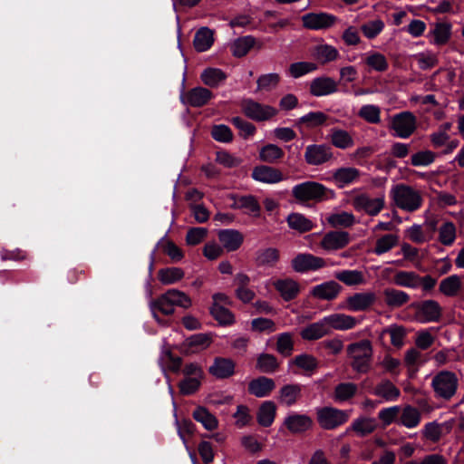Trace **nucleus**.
Segmentation results:
<instances>
[{
  "label": "nucleus",
  "instance_id": "f257e3e1",
  "mask_svg": "<svg viewBox=\"0 0 464 464\" xmlns=\"http://www.w3.org/2000/svg\"><path fill=\"white\" fill-rule=\"evenodd\" d=\"M346 352L353 371L359 373H366L371 370L373 349L369 340L364 339L349 344Z\"/></svg>",
  "mask_w": 464,
  "mask_h": 464
},
{
  "label": "nucleus",
  "instance_id": "f03ea898",
  "mask_svg": "<svg viewBox=\"0 0 464 464\" xmlns=\"http://www.w3.org/2000/svg\"><path fill=\"white\" fill-rule=\"evenodd\" d=\"M395 205L405 211L413 212L422 204V197L419 190L411 186L398 184L391 191Z\"/></svg>",
  "mask_w": 464,
  "mask_h": 464
},
{
  "label": "nucleus",
  "instance_id": "7ed1b4c3",
  "mask_svg": "<svg viewBox=\"0 0 464 464\" xmlns=\"http://www.w3.org/2000/svg\"><path fill=\"white\" fill-rule=\"evenodd\" d=\"M458 378L450 371H441L432 379L431 386L437 397L450 400L457 392Z\"/></svg>",
  "mask_w": 464,
  "mask_h": 464
},
{
  "label": "nucleus",
  "instance_id": "20e7f679",
  "mask_svg": "<svg viewBox=\"0 0 464 464\" xmlns=\"http://www.w3.org/2000/svg\"><path fill=\"white\" fill-rule=\"evenodd\" d=\"M349 414L334 407H323L316 411V420L324 430H334L347 422Z\"/></svg>",
  "mask_w": 464,
  "mask_h": 464
},
{
  "label": "nucleus",
  "instance_id": "39448f33",
  "mask_svg": "<svg viewBox=\"0 0 464 464\" xmlns=\"http://www.w3.org/2000/svg\"><path fill=\"white\" fill-rule=\"evenodd\" d=\"M326 188L318 182L306 181L293 188L292 194L299 202L310 200L322 201L326 193Z\"/></svg>",
  "mask_w": 464,
  "mask_h": 464
},
{
  "label": "nucleus",
  "instance_id": "423d86ee",
  "mask_svg": "<svg viewBox=\"0 0 464 464\" xmlns=\"http://www.w3.org/2000/svg\"><path fill=\"white\" fill-rule=\"evenodd\" d=\"M244 114L254 121H267L277 114V110L270 105H264L253 100H244L241 104Z\"/></svg>",
  "mask_w": 464,
  "mask_h": 464
},
{
  "label": "nucleus",
  "instance_id": "0eeeda50",
  "mask_svg": "<svg viewBox=\"0 0 464 464\" xmlns=\"http://www.w3.org/2000/svg\"><path fill=\"white\" fill-rule=\"evenodd\" d=\"M411 307L416 311V316L423 322H439L442 315V308L435 300L415 302Z\"/></svg>",
  "mask_w": 464,
  "mask_h": 464
},
{
  "label": "nucleus",
  "instance_id": "6e6552de",
  "mask_svg": "<svg viewBox=\"0 0 464 464\" xmlns=\"http://www.w3.org/2000/svg\"><path fill=\"white\" fill-rule=\"evenodd\" d=\"M417 119L411 111L396 114L392 120V129L401 138L410 137L416 130Z\"/></svg>",
  "mask_w": 464,
  "mask_h": 464
},
{
  "label": "nucleus",
  "instance_id": "1a4fd4ad",
  "mask_svg": "<svg viewBox=\"0 0 464 464\" xmlns=\"http://www.w3.org/2000/svg\"><path fill=\"white\" fill-rule=\"evenodd\" d=\"M336 21V16L327 13H308L302 16L303 26L310 30L330 28Z\"/></svg>",
  "mask_w": 464,
  "mask_h": 464
},
{
  "label": "nucleus",
  "instance_id": "9d476101",
  "mask_svg": "<svg viewBox=\"0 0 464 464\" xmlns=\"http://www.w3.org/2000/svg\"><path fill=\"white\" fill-rule=\"evenodd\" d=\"M333 159L330 146L313 144L306 147L304 160L308 165L318 166L324 164Z\"/></svg>",
  "mask_w": 464,
  "mask_h": 464
},
{
  "label": "nucleus",
  "instance_id": "9b49d317",
  "mask_svg": "<svg viewBox=\"0 0 464 464\" xmlns=\"http://www.w3.org/2000/svg\"><path fill=\"white\" fill-rule=\"evenodd\" d=\"M295 272L304 273L310 270H317L325 266L324 258L311 254H299L291 262Z\"/></svg>",
  "mask_w": 464,
  "mask_h": 464
},
{
  "label": "nucleus",
  "instance_id": "f8f14e48",
  "mask_svg": "<svg viewBox=\"0 0 464 464\" xmlns=\"http://www.w3.org/2000/svg\"><path fill=\"white\" fill-rule=\"evenodd\" d=\"M174 312V291L169 290L154 304L153 314L160 324H166L164 316L172 315Z\"/></svg>",
  "mask_w": 464,
  "mask_h": 464
},
{
  "label": "nucleus",
  "instance_id": "ddd939ff",
  "mask_svg": "<svg viewBox=\"0 0 464 464\" xmlns=\"http://www.w3.org/2000/svg\"><path fill=\"white\" fill-rule=\"evenodd\" d=\"M236 362L230 358L216 357L208 372L217 379H227L234 375Z\"/></svg>",
  "mask_w": 464,
  "mask_h": 464
},
{
  "label": "nucleus",
  "instance_id": "4468645a",
  "mask_svg": "<svg viewBox=\"0 0 464 464\" xmlns=\"http://www.w3.org/2000/svg\"><path fill=\"white\" fill-rule=\"evenodd\" d=\"M350 242V235L346 231H330L326 233L320 245L325 250H338L345 247Z\"/></svg>",
  "mask_w": 464,
  "mask_h": 464
},
{
  "label": "nucleus",
  "instance_id": "2eb2a0df",
  "mask_svg": "<svg viewBox=\"0 0 464 464\" xmlns=\"http://www.w3.org/2000/svg\"><path fill=\"white\" fill-rule=\"evenodd\" d=\"M252 178L263 183H278L284 180V174L279 169L260 165L254 168Z\"/></svg>",
  "mask_w": 464,
  "mask_h": 464
},
{
  "label": "nucleus",
  "instance_id": "dca6fc26",
  "mask_svg": "<svg viewBox=\"0 0 464 464\" xmlns=\"http://www.w3.org/2000/svg\"><path fill=\"white\" fill-rule=\"evenodd\" d=\"M213 97L212 92L204 87H196L188 92L181 94L180 99L183 103L193 107H202Z\"/></svg>",
  "mask_w": 464,
  "mask_h": 464
},
{
  "label": "nucleus",
  "instance_id": "f3484780",
  "mask_svg": "<svg viewBox=\"0 0 464 464\" xmlns=\"http://www.w3.org/2000/svg\"><path fill=\"white\" fill-rule=\"evenodd\" d=\"M373 292L356 293L346 299L347 308L351 311H366L376 301Z\"/></svg>",
  "mask_w": 464,
  "mask_h": 464
},
{
  "label": "nucleus",
  "instance_id": "a211bd4d",
  "mask_svg": "<svg viewBox=\"0 0 464 464\" xmlns=\"http://www.w3.org/2000/svg\"><path fill=\"white\" fill-rule=\"evenodd\" d=\"M353 206L356 209L364 210L371 216H376L384 207L383 198H371L366 194L354 198Z\"/></svg>",
  "mask_w": 464,
  "mask_h": 464
},
{
  "label": "nucleus",
  "instance_id": "6ab92c4d",
  "mask_svg": "<svg viewBox=\"0 0 464 464\" xmlns=\"http://www.w3.org/2000/svg\"><path fill=\"white\" fill-rule=\"evenodd\" d=\"M218 237L227 252H233L237 250L244 241V236L241 232L235 229H223L218 233Z\"/></svg>",
  "mask_w": 464,
  "mask_h": 464
},
{
  "label": "nucleus",
  "instance_id": "aec40b11",
  "mask_svg": "<svg viewBox=\"0 0 464 464\" xmlns=\"http://www.w3.org/2000/svg\"><path fill=\"white\" fill-rule=\"evenodd\" d=\"M275 388L274 380L266 376H259L248 383V392L258 398L267 396Z\"/></svg>",
  "mask_w": 464,
  "mask_h": 464
},
{
  "label": "nucleus",
  "instance_id": "412c9836",
  "mask_svg": "<svg viewBox=\"0 0 464 464\" xmlns=\"http://www.w3.org/2000/svg\"><path fill=\"white\" fill-rule=\"evenodd\" d=\"M342 290V285L335 281H328L312 289L311 295L320 300H334Z\"/></svg>",
  "mask_w": 464,
  "mask_h": 464
},
{
  "label": "nucleus",
  "instance_id": "4be33fe9",
  "mask_svg": "<svg viewBox=\"0 0 464 464\" xmlns=\"http://www.w3.org/2000/svg\"><path fill=\"white\" fill-rule=\"evenodd\" d=\"M337 91V83L330 77H318L310 84V92L314 96H324Z\"/></svg>",
  "mask_w": 464,
  "mask_h": 464
},
{
  "label": "nucleus",
  "instance_id": "5701e85b",
  "mask_svg": "<svg viewBox=\"0 0 464 464\" xmlns=\"http://www.w3.org/2000/svg\"><path fill=\"white\" fill-rule=\"evenodd\" d=\"M331 330L327 326L325 319L324 318L322 321L311 324L304 328L300 332V335L304 340L313 341L318 340L325 335L330 334Z\"/></svg>",
  "mask_w": 464,
  "mask_h": 464
},
{
  "label": "nucleus",
  "instance_id": "b1692460",
  "mask_svg": "<svg viewBox=\"0 0 464 464\" xmlns=\"http://www.w3.org/2000/svg\"><path fill=\"white\" fill-rule=\"evenodd\" d=\"M274 286L285 301L295 299L300 291L298 283L291 278L276 280Z\"/></svg>",
  "mask_w": 464,
  "mask_h": 464
},
{
  "label": "nucleus",
  "instance_id": "393cba45",
  "mask_svg": "<svg viewBox=\"0 0 464 464\" xmlns=\"http://www.w3.org/2000/svg\"><path fill=\"white\" fill-rule=\"evenodd\" d=\"M214 44V31L208 27L199 28L195 34L193 45L197 52L202 53L208 50Z\"/></svg>",
  "mask_w": 464,
  "mask_h": 464
},
{
  "label": "nucleus",
  "instance_id": "a878e982",
  "mask_svg": "<svg viewBox=\"0 0 464 464\" xmlns=\"http://www.w3.org/2000/svg\"><path fill=\"white\" fill-rule=\"evenodd\" d=\"M310 417L302 414H293L288 416L284 424L292 433H300L309 430L312 426Z\"/></svg>",
  "mask_w": 464,
  "mask_h": 464
},
{
  "label": "nucleus",
  "instance_id": "bb28decb",
  "mask_svg": "<svg viewBox=\"0 0 464 464\" xmlns=\"http://www.w3.org/2000/svg\"><path fill=\"white\" fill-rule=\"evenodd\" d=\"M383 298L385 304L390 308H399L410 301V295L406 292L394 288L384 289Z\"/></svg>",
  "mask_w": 464,
  "mask_h": 464
},
{
  "label": "nucleus",
  "instance_id": "cd10ccee",
  "mask_svg": "<svg viewBox=\"0 0 464 464\" xmlns=\"http://www.w3.org/2000/svg\"><path fill=\"white\" fill-rule=\"evenodd\" d=\"M327 326L335 330L352 329L356 324V319L344 314H334L324 317Z\"/></svg>",
  "mask_w": 464,
  "mask_h": 464
},
{
  "label": "nucleus",
  "instance_id": "c85d7f7f",
  "mask_svg": "<svg viewBox=\"0 0 464 464\" xmlns=\"http://www.w3.org/2000/svg\"><path fill=\"white\" fill-rule=\"evenodd\" d=\"M276 412V405L274 401L263 402L257 411V422L263 427H269L273 423Z\"/></svg>",
  "mask_w": 464,
  "mask_h": 464
},
{
  "label": "nucleus",
  "instance_id": "c756f323",
  "mask_svg": "<svg viewBox=\"0 0 464 464\" xmlns=\"http://www.w3.org/2000/svg\"><path fill=\"white\" fill-rule=\"evenodd\" d=\"M193 418L200 422L208 430H216L218 426V419L203 406H198L193 411Z\"/></svg>",
  "mask_w": 464,
  "mask_h": 464
},
{
  "label": "nucleus",
  "instance_id": "7c9ffc66",
  "mask_svg": "<svg viewBox=\"0 0 464 464\" xmlns=\"http://www.w3.org/2000/svg\"><path fill=\"white\" fill-rule=\"evenodd\" d=\"M302 387L299 384H286L279 391V401L291 406L301 397Z\"/></svg>",
  "mask_w": 464,
  "mask_h": 464
},
{
  "label": "nucleus",
  "instance_id": "2f4dec72",
  "mask_svg": "<svg viewBox=\"0 0 464 464\" xmlns=\"http://www.w3.org/2000/svg\"><path fill=\"white\" fill-rule=\"evenodd\" d=\"M462 286L460 277L457 275L448 276L441 280L439 290L445 296H456Z\"/></svg>",
  "mask_w": 464,
  "mask_h": 464
},
{
  "label": "nucleus",
  "instance_id": "473e14b6",
  "mask_svg": "<svg viewBox=\"0 0 464 464\" xmlns=\"http://www.w3.org/2000/svg\"><path fill=\"white\" fill-rule=\"evenodd\" d=\"M284 156V150L276 144H266L259 150V160L269 164L277 162Z\"/></svg>",
  "mask_w": 464,
  "mask_h": 464
},
{
  "label": "nucleus",
  "instance_id": "72a5a7b5",
  "mask_svg": "<svg viewBox=\"0 0 464 464\" xmlns=\"http://www.w3.org/2000/svg\"><path fill=\"white\" fill-rule=\"evenodd\" d=\"M288 226L299 233H305L310 231L314 224L312 220L305 218L304 215L300 213H292L286 218Z\"/></svg>",
  "mask_w": 464,
  "mask_h": 464
},
{
  "label": "nucleus",
  "instance_id": "f704fd0d",
  "mask_svg": "<svg viewBox=\"0 0 464 464\" xmlns=\"http://www.w3.org/2000/svg\"><path fill=\"white\" fill-rule=\"evenodd\" d=\"M256 368L260 372L270 373L279 368V362L275 355L261 353L256 359Z\"/></svg>",
  "mask_w": 464,
  "mask_h": 464
},
{
  "label": "nucleus",
  "instance_id": "c9c22d12",
  "mask_svg": "<svg viewBox=\"0 0 464 464\" xmlns=\"http://www.w3.org/2000/svg\"><path fill=\"white\" fill-rule=\"evenodd\" d=\"M328 224L334 228L350 227L355 223V217L352 213L345 211L331 214L327 218Z\"/></svg>",
  "mask_w": 464,
  "mask_h": 464
},
{
  "label": "nucleus",
  "instance_id": "e433bc0d",
  "mask_svg": "<svg viewBox=\"0 0 464 464\" xmlns=\"http://www.w3.org/2000/svg\"><path fill=\"white\" fill-rule=\"evenodd\" d=\"M280 257L278 249L268 247L262 249L256 253V264L258 266H274Z\"/></svg>",
  "mask_w": 464,
  "mask_h": 464
},
{
  "label": "nucleus",
  "instance_id": "4c0bfd02",
  "mask_svg": "<svg viewBox=\"0 0 464 464\" xmlns=\"http://www.w3.org/2000/svg\"><path fill=\"white\" fill-rule=\"evenodd\" d=\"M314 56L318 62L324 64L336 60L339 53L336 48L331 45L321 44L314 48Z\"/></svg>",
  "mask_w": 464,
  "mask_h": 464
},
{
  "label": "nucleus",
  "instance_id": "58836bf2",
  "mask_svg": "<svg viewBox=\"0 0 464 464\" xmlns=\"http://www.w3.org/2000/svg\"><path fill=\"white\" fill-rule=\"evenodd\" d=\"M374 394L391 401L399 397L400 390L392 382L385 380L376 385Z\"/></svg>",
  "mask_w": 464,
  "mask_h": 464
},
{
  "label": "nucleus",
  "instance_id": "ea45409f",
  "mask_svg": "<svg viewBox=\"0 0 464 464\" xmlns=\"http://www.w3.org/2000/svg\"><path fill=\"white\" fill-rule=\"evenodd\" d=\"M388 334L391 337L392 344L396 348H401L404 344V338L407 334V330L402 325L392 324L390 327L382 330L381 336Z\"/></svg>",
  "mask_w": 464,
  "mask_h": 464
},
{
  "label": "nucleus",
  "instance_id": "a19ab883",
  "mask_svg": "<svg viewBox=\"0 0 464 464\" xmlns=\"http://www.w3.org/2000/svg\"><path fill=\"white\" fill-rule=\"evenodd\" d=\"M256 39L253 36H244L237 38L232 44V53L236 57L245 56L255 45Z\"/></svg>",
  "mask_w": 464,
  "mask_h": 464
},
{
  "label": "nucleus",
  "instance_id": "79ce46f5",
  "mask_svg": "<svg viewBox=\"0 0 464 464\" xmlns=\"http://www.w3.org/2000/svg\"><path fill=\"white\" fill-rule=\"evenodd\" d=\"M360 177L359 169L355 168H340L333 175V179L341 186L352 183Z\"/></svg>",
  "mask_w": 464,
  "mask_h": 464
},
{
  "label": "nucleus",
  "instance_id": "37998d69",
  "mask_svg": "<svg viewBox=\"0 0 464 464\" xmlns=\"http://www.w3.org/2000/svg\"><path fill=\"white\" fill-rule=\"evenodd\" d=\"M335 278L346 285H357L364 283V276L358 270H343L335 273Z\"/></svg>",
  "mask_w": 464,
  "mask_h": 464
},
{
  "label": "nucleus",
  "instance_id": "c03bdc74",
  "mask_svg": "<svg viewBox=\"0 0 464 464\" xmlns=\"http://www.w3.org/2000/svg\"><path fill=\"white\" fill-rule=\"evenodd\" d=\"M420 421V412L412 406L403 408L400 417V423L407 428L416 427Z\"/></svg>",
  "mask_w": 464,
  "mask_h": 464
},
{
  "label": "nucleus",
  "instance_id": "a18cd8bd",
  "mask_svg": "<svg viewBox=\"0 0 464 464\" xmlns=\"http://www.w3.org/2000/svg\"><path fill=\"white\" fill-rule=\"evenodd\" d=\"M160 365L168 380L169 391H172L170 384V376L174 372V358L171 347H165L160 357Z\"/></svg>",
  "mask_w": 464,
  "mask_h": 464
},
{
  "label": "nucleus",
  "instance_id": "49530a36",
  "mask_svg": "<svg viewBox=\"0 0 464 464\" xmlns=\"http://www.w3.org/2000/svg\"><path fill=\"white\" fill-rule=\"evenodd\" d=\"M211 315L223 325L232 324L235 321L234 314L224 306L218 304H213L210 307Z\"/></svg>",
  "mask_w": 464,
  "mask_h": 464
},
{
  "label": "nucleus",
  "instance_id": "de8ad7c7",
  "mask_svg": "<svg viewBox=\"0 0 464 464\" xmlns=\"http://www.w3.org/2000/svg\"><path fill=\"white\" fill-rule=\"evenodd\" d=\"M419 280V275L415 272L398 271L393 282L396 285L409 288H416Z\"/></svg>",
  "mask_w": 464,
  "mask_h": 464
},
{
  "label": "nucleus",
  "instance_id": "09e8293b",
  "mask_svg": "<svg viewBox=\"0 0 464 464\" xmlns=\"http://www.w3.org/2000/svg\"><path fill=\"white\" fill-rule=\"evenodd\" d=\"M327 119L328 116L322 111L309 112L298 120L297 125H304L312 129L324 125Z\"/></svg>",
  "mask_w": 464,
  "mask_h": 464
},
{
  "label": "nucleus",
  "instance_id": "8fccbe9b",
  "mask_svg": "<svg viewBox=\"0 0 464 464\" xmlns=\"http://www.w3.org/2000/svg\"><path fill=\"white\" fill-rule=\"evenodd\" d=\"M181 358L176 357V372L179 371V372L184 376V378L189 377H198V379H203L204 372L199 364L196 362H190L185 364L181 367Z\"/></svg>",
  "mask_w": 464,
  "mask_h": 464
},
{
  "label": "nucleus",
  "instance_id": "3c124183",
  "mask_svg": "<svg viewBox=\"0 0 464 464\" xmlns=\"http://www.w3.org/2000/svg\"><path fill=\"white\" fill-rule=\"evenodd\" d=\"M357 392V385L353 382L339 383L334 393V398L338 401H345L353 398Z\"/></svg>",
  "mask_w": 464,
  "mask_h": 464
},
{
  "label": "nucleus",
  "instance_id": "603ef678",
  "mask_svg": "<svg viewBox=\"0 0 464 464\" xmlns=\"http://www.w3.org/2000/svg\"><path fill=\"white\" fill-rule=\"evenodd\" d=\"M276 351L284 357H289L294 351L293 334L290 333H284L277 336Z\"/></svg>",
  "mask_w": 464,
  "mask_h": 464
},
{
  "label": "nucleus",
  "instance_id": "864d4df0",
  "mask_svg": "<svg viewBox=\"0 0 464 464\" xmlns=\"http://www.w3.org/2000/svg\"><path fill=\"white\" fill-rule=\"evenodd\" d=\"M201 381L198 377L183 378L178 384L179 393L184 396L196 393L201 386Z\"/></svg>",
  "mask_w": 464,
  "mask_h": 464
},
{
  "label": "nucleus",
  "instance_id": "5fc2aeb1",
  "mask_svg": "<svg viewBox=\"0 0 464 464\" xmlns=\"http://www.w3.org/2000/svg\"><path fill=\"white\" fill-rule=\"evenodd\" d=\"M351 429L360 436L363 437L375 430L376 423L374 420L370 418L357 419L353 421Z\"/></svg>",
  "mask_w": 464,
  "mask_h": 464
},
{
  "label": "nucleus",
  "instance_id": "6e6d98bb",
  "mask_svg": "<svg viewBox=\"0 0 464 464\" xmlns=\"http://www.w3.org/2000/svg\"><path fill=\"white\" fill-rule=\"evenodd\" d=\"M399 237L393 234H387L377 239L374 252L377 255L384 254L390 251L398 244Z\"/></svg>",
  "mask_w": 464,
  "mask_h": 464
},
{
  "label": "nucleus",
  "instance_id": "4d7b16f0",
  "mask_svg": "<svg viewBox=\"0 0 464 464\" xmlns=\"http://www.w3.org/2000/svg\"><path fill=\"white\" fill-rule=\"evenodd\" d=\"M226 79V74L216 68L206 69L201 74L202 82L210 87L218 86V84Z\"/></svg>",
  "mask_w": 464,
  "mask_h": 464
},
{
  "label": "nucleus",
  "instance_id": "13d9d810",
  "mask_svg": "<svg viewBox=\"0 0 464 464\" xmlns=\"http://www.w3.org/2000/svg\"><path fill=\"white\" fill-rule=\"evenodd\" d=\"M212 343V336L210 334H198L186 339L185 345L189 348L206 349Z\"/></svg>",
  "mask_w": 464,
  "mask_h": 464
},
{
  "label": "nucleus",
  "instance_id": "bf43d9fd",
  "mask_svg": "<svg viewBox=\"0 0 464 464\" xmlns=\"http://www.w3.org/2000/svg\"><path fill=\"white\" fill-rule=\"evenodd\" d=\"M451 24L450 23H437L432 34L434 42L438 45L445 44L450 37Z\"/></svg>",
  "mask_w": 464,
  "mask_h": 464
},
{
  "label": "nucleus",
  "instance_id": "052dcab7",
  "mask_svg": "<svg viewBox=\"0 0 464 464\" xmlns=\"http://www.w3.org/2000/svg\"><path fill=\"white\" fill-rule=\"evenodd\" d=\"M455 238V225L452 222H445L439 229V241L444 246H450Z\"/></svg>",
  "mask_w": 464,
  "mask_h": 464
},
{
  "label": "nucleus",
  "instance_id": "680f3d73",
  "mask_svg": "<svg viewBox=\"0 0 464 464\" xmlns=\"http://www.w3.org/2000/svg\"><path fill=\"white\" fill-rule=\"evenodd\" d=\"M331 141L333 145L340 149H346L353 145V138L346 130H333L331 135Z\"/></svg>",
  "mask_w": 464,
  "mask_h": 464
},
{
  "label": "nucleus",
  "instance_id": "e2e57ef3",
  "mask_svg": "<svg viewBox=\"0 0 464 464\" xmlns=\"http://www.w3.org/2000/svg\"><path fill=\"white\" fill-rule=\"evenodd\" d=\"M292 363L306 372H314L318 366L316 358L307 353L295 356Z\"/></svg>",
  "mask_w": 464,
  "mask_h": 464
},
{
  "label": "nucleus",
  "instance_id": "0e129e2a",
  "mask_svg": "<svg viewBox=\"0 0 464 464\" xmlns=\"http://www.w3.org/2000/svg\"><path fill=\"white\" fill-rule=\"evenodd\" d=\"M317 69V65L310 62H298L290 64L289 72L294 78H299Z\"/></svg>",
  "mask_w": 464,
  "mask_h": 464
},
{
  "label": "nucleus",
  "instance_id": "69168bd1",
  "mask_svg": "<svg viewBox=\"0 0 464 464\" xmlns=\"http://www.w3.org/2000/svg\"><path fill=\"white\" fill-rule=\"evenodd\" d=\"M443 424L437 422L427 423L422 431L423 437L432 442H437L442 436Z\"/></svg>",
  "mask_w": 464,
  "mask_h": 464
},
{
  "label": "nucleus",
  "instance_id": "338daca9",
  "mask_svg": "<svg viewBox=\"0 0 464 464\" xmlns=\"http://www.w3.org/2000/svg\"><path fill=\"white\" fill-rule=\"evenodd\" d=\"M208 229L205 227H190L186 236V243L188 246L200 244L208 236Z\"/></svg>",
  "mask_w": 464,
  "mask_h": 464
},
{
  "label": "nucleus",
  "instance_id": "774afa93",
  "mask_svg": "<svg viewBox=\"0 0 464 464\" xmlns=\"http://www.w3.org/2000/svg\"><path fill=\"white\" fill-rule=\"evenodd\" d=\"M236 204L238 208H245L248 213L259 216L260 205L254 196L241 197Z\"/></svg>",
  "mask_w": 464,
  "mask_h": 464
}]
</instances>
